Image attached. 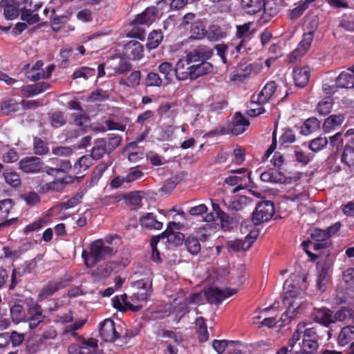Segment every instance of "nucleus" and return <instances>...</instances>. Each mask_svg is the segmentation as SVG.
<instances>
[{
  "label": "nucleus",
  "mask_w": 354,
  "mask_h": 354,
  "mask_svg": "<svg viewBox=\"0 0 354 354\" xmlns=\"http://www.w3.org/2000/svg\"><path fill=\"white\" fill-rule=\"evenodd\" d=\"M306 277L291 276L283 284V304L286 310L282 315L283 322L292 319L304 304Z\"/></svg>",
  "instance_id": "nucleus-1"
},
{
  "label": "nucleus",
  "mask_w": 354,
  "mask_h": 354,
  "mask_svg": "<svg viewBox=\"0 0 354 354\" xmlns=\"http://www.w3.org/2000/svg\"><path fill=\"white\" fill-rule=\"evenodd\" d=\"M133 286L138 291L130 297H128L127 295L115 297L113 299L114 308L120 310H131L133 311H138L141 308L142 304L146 302L151 295L152 279L149 277L138 280L133 283Z\"/></svg>",
  "instance_id": "nucleus-2"
},
{
  "label": "nucleus",
  "mask_w": 354,
  "mask_h": 354,
  "mask_svg": "<svg viewBox=\"0 0 354 354\" xmlns=\"http://www.w3.org/2000/svg\"><path fill=\"white\" fill-rule=\"evenodd\" d=\"M302 341L299 343L300 349L296 354H316L318 349L319 335L317 328L310 322H301L297 324Z\"/></svg>",
  "instance_id": "nucleus-3"
},
{
  "label": "nucleus",
  "mask_w": 354,
  "mask_h": 354,
  "mask_svg": "<svg viewBox=\"0 0 354 354\" xmlns=\"http://www.w3.org/2000/svg\"><path fill=\"white\" fill-rule=\"evenodd\" d=\"M341 224L337 222L326 230L316 228L310 234V241H304L301 245L306 252L310 256L311 253L307 250L308 245H313L315 250L327 248L330 245L329 238L340 229Z\"/></svg>",
  "instance_id": "nucleus-4"
},
{
  "label": "nucleus",
  "mask_w": 354,
  "mask_h": 354,
  "mask_svg": "<svg viewBox=\"0 0 354 354\" xmlns=\"http://www.w3.org/2000/svg\"><path fill=\"white\" fill-rule=\"evenodd\" d=\"M180 223L175 222H169L167 225V230L163 232L161 234L153 236L151 240V259L156 263L161 261L160 253L157 249V244L159 243L160 239H167L169 243H174L178 245L182 243L183 240V234L179 232L174 233V229L179 230L180 228Z\"/></svg>",
  "instance_id": "nucleus-5"
},
{
  "label": "nucleus",
  "mask_w": 354,
  "mask_h": 354,
  "mask_svg": "<svg viewBox=\"0 0 354 354\" xmlns=\"http://www.w3.org/2000/svg\"><path fill=\"white\" fill-rule=\"evenodd\" d=\"M113 250L104 245L102 239L93 241L90 246V252L83 250L82 257L87 268L93 267L97 262L112 255Z\"/></svg>",
  "instance_id": "nucleus-6"
},
{
  "label": "nucleus",
  "mask_w": 354,
  "mask_h": 354,
  "mask_svg": "<svg viewBox=\"0 0 354 354\" xmlns=\"http://www.w3.org/2000/svg\"><path fill=\"white\" fill-rule=\"evenodd\" d=\"M121 142V137L113 136L109 138L97 139L91 151V156L95 159L101 158L105 153L113 151Z\"/></svg>",
  "instance_id": "nucleus-7"
},
{
  "label": "nucleus",
  "mask_w": 354,
  "mask_h": 354,
  "mask_svg": "<svg viewBox=\"0 0 354 354\" xmlns=\"http://www.w3.org/2000/svg\"><path fill=\"white\" fill-rule=\"evenodd\" d=\"M314 30H308L304 32L302 39L297 47L288 57L289 63L295 62L309 50L314 39Z\"/></svg>",
  "instance_id": "nucleus-8"
},
{
  "label": "nucleus",
  "mask_w": 354,
  "mask_h": 354,
  "mask_svg": "<svg viewBox=\"0 0 354 354\" xmlns=\"http://www.w3.org/2000/svg\"><path fill=\"white\" fill-rule=\"evenodd\" d=\"M274 212V205L269 201L258 203L252 214V221L255 225L267 222L272 217Z\"/></svg>",
  "instance_id": "nucleus-9"
},
{
  "label": "nucleus",
  "mask_w": 354,
  "mask_h": 354,
  "mask_svg": "<svg viewBox=\"0 0 354 354\" xmlns=\"http://www.w3.org/2000/svg\"><path fill=\"white\" fill-rule=\"evenodd\" d=\"M236 292L237 290L234 288L219 289L211 287L205 290V295L209 303L218 304Z\"/></svg>",
  "instance_id": "nucleus-10"
},
{
  "label": "nucleus",
  "mask_w": 354,
  "mask_h": 354,
  "mask_svg": "<svg viewBox=\"0 0 354 354\" xmlns=\"http://www.w3.org/2000/svg\"><path fill=\"white\" fill-rule=\"evenodd\" d=\"M259 234V230L253 229L250 230V233L245 236V239L244 241H242L240 239H234L228 241L227 245L234 252L247 250L252 246V245L256 241Z\"/></svg>",
  "instance_id": "nucleus-11"
},
{
  "label": "nucleus",
  "mask_w": 354,
  "mask_h": 354,
  "mask_svg": "<svg viewBox=\"0 0 354 354\" xmlns=\"http://www.w3.org/2000/svg\"><path fill=\"white\" fill-rule=\"evenodd\" d=\"M97 348V340L94 338L83 339L81 345H71L68 348L70 354H93Z\"/></svg>",
  "instance_id": "nucleus-12"
},
{
  "label": "nucleus",
  "mask_w": 354,
  "mask_h": 354,
  "mask_svg": "<svg viewBox=\"0 0 354 354\" xmlns=\"http://www.w3.org/2000/svg\"><path fill=\"white\" fill-rule=\"evenodd\" d=\"M225 182L230 185H239L246 186L251 183L250 172L245 168H241L233 172V174L227 177Z\"/></svg>",
  "instance_id": "nucleus-13"
},
{
  "label": "nucleus",
  "mask_w": 354,
  "mask_h": 354,
  "mask_svg": "<svg viewBox=\"0 0 354 354\" xmlns=\"http://www.w3.org/2000/svg\"><path fill=\"white\" fill-rule=\"evenodd\" d=\"M174 73L178 80L192 78V64L185 57L180 59L174 68Z\"/></svg>",
  "instance_id": "nucleus-14"
},
{
  "label": "nucleus",
  "mask_w": 354,
  "mask_h": 354,
  "mask_svg": "<svg viewBox=\"0 0 354 354\" xmlns=\"http://www.w3.org/2000/svg\"><path fill=\"white\" fill-rule=\"evenodd\" d=\"M100 334L102 338L108 342H113L119 337L114 322L111 319H106L100 324Z\"/></svg>",
  "instance_id": "nucleus-15"
},
{
  "label": "nucleus",
  "mask_w": 354,
  "mask_h": 354,
  "mask_svg": "<svg viewBox=\"0 0 354 354\" xmlns=\"http://www.w3.org/2000/svg\"><path fill=\"white\" fill-rule=\"evenodd\" d=\"M139 223L142 228L146 230H160L163 226L162 222L152 212L142 214L139 218Z\"/></svg>",
  "instance_id": "nucleus-16"
},
{
  "label": "nucleus",
  "mask_w": 354,
  "mask_h": 354,
  "mask_svg": "<svg viewBox=\"0 0 354 354\" xmlns=\"http://www.w3.org/2000/svg\"><path fill=\"white\" fill-rule=\"evenodd\" d=\"M19 167L25 173H37L41 171L42 163L39 158L27 157L19 161Z\"/></svg>",
  "instance_id": "nucleus-17"
},
{
  "label": "nucleus",
  "mask_w": 354,
  "mask_h": 354,
  "mask_svg": "<svg viewBox=\"0 0 354 354\" xmlns=\"http://www.w3.org/2000/svg\"><path fill=\"white\" fill-rule=\"evenodd\" d=\"M212 55V50L204 46H200L190 52L185 57L192 64H196V62H205Z\"/></svg>",
  "instance_id": "nucleus-18"
},
{
  "label": "nucleus",
  "mask_w": 354,
  "mask_h": 354,
  "mask_svg": "<svg viewBox=\"0 0 354 354\" xmlns=\"http://www.w3.org/2000/svg\"><path fill=\"white\" fill-rule=\"evenodd\" d=\"M131 68V64L124 60L121 59L118 60H113L107 64V76L111 77L115 74H124L129 71Z\"/></svg>",
  "instance_id": "nucleus-19"
},
{
  "label": "nucleus",
  "mask_w": 354,
  "mask_h": 354,
  "mask_svg": "<svg viewBox=\"0 0 354 354\" xmlns=\"http://www.w3.org/2000/svg\"><path fill=\"white\" fill-rule=\"evenodd\" d=\"M337 341L339 346L354 347V326L343 327L338 334Z\"/></svg>",
  "instance_id": "nucleus-20"
},
{
  "label": "nucleus",
  "mask_w": 354,
  "mask_h": 354,
  "mask_svg": "<svg viewBox=\"0 0 354 354\" xmlns=\"http://www.w3.org/2000/svg\"><path fill=\"white\" fill-rule=\"evenodd\" d=\"M313 319L322 326H328L330 324H333V313L326 308L314 309Z\"/></svg>",
  "instance_id": "nucleus-21"
},
{
  "label": "nucleus",
  "mask_w": 354,
  "mask_h": 354,
  "mask_svg": "<svg viewBox=\"0 0 354 354\" xmlns=\"http://www.w3.org/2000/svg\"><path fill=\"white\" fill-rule=\"evenodd\" d=\"M142 45L137 41H131L124 46L125 55L133 60H139L143 57Z\"/></svg>",
  "instance_id": "nucleus-22"
},
{
  "label": "nucleus",
  "mask_w": 354,
  "mask_h": 354,
  "mask_svg": "<svg viewBox=\"0 0 354 354\" xmlns=\"http://www.w3.org/2000/svg\"><path fill=\"white\" fill-rule=\"evenodd\" d=\"M0 9L3 10V16L7 21L14 20L19 15V10L14 0H1Z\"/></svg>",
  "instance_id": "nucleus-23"
},
{
  "label": "nucleus",
  "mask_w": 354,
  "mask_h": 354,
  "mask_svg": "<svg viewBox=\"0 0 354 354\" xmlns=\"http://www.w3.org/2000/svg\"><path fill=\"white\" fill-rule=\"evenodd\" d=\"M249 124V121L241 113H236L232 122L230 130L233 134L240 135L245 131Z\"/></svg>",
  "instance_id": "nucleus-24"
},
{
  "label": "nucleus",
  "mask_w": 354,
  "mask_h": 354,
  "mask_svg": "<svg viewBox=\"0 0 354 354\" xmlns=\"http://www.w3.org/2000/svg\"><path fill=\"white\" fill-rule=\"evenodd\" d=\"M236 343L233 341L226 340H214L212 343L214 349L217 352L218 354H239V352L234 351Z\"/></svg>",
  "instance_id": "nucleus-25"
},
{
  "label": "nucleus",
  "mask_w": 354,
  "mask_h": 354,
  "mask_svg": "<svg viewBox=\"0 0 354 354\" xmlns=\"http://www.w3.org/2000/svg\"><path fill=\"white\" fill-rule=\"evenodd\" d=\"M344 115L342 114L331 115L325 119L323 124V131L329 133L331 131L340 127L344 121Z\"/></svg>",
  "instance_id": "nucleus-26"
},
{
  "label": "nucleus",
  "mask_w": 354,
  "mask_h": 354,
  "mask_svg": "<svg viewBox=\"0 0 354 354\" xmlns=\"http://www.w3.org/2000/svg\"><path fill=\"white\" fill-rule=\"evenodd\" d=\"M266 0H241L242 8L250 15H254L262 11L265 7Z\"/></svg>",
  "instance_id": "nucleus-27"
},
{
  "label": "nucleus",
  "mask_w": 354,
  "mask_h": 354,
  "mask_svg": "<svg viewBox=\"0 0 354 354\" xmlns=\"http://www.w3.org/2000/svg\"><path fill=\"white\" fill-rule=\"evenodd\" d=\"M162 337L169 339V340L167 342L168 344V353L169 354H177V348L176 346L172 345V344L175 343L176 345L179 344L183 340L181 335L179 334L178 333H175L171 330H163Z\"/></svg>",
  "instance_id": "nucleus-28"
},
{
  "label": "nucleus",
  "mask_w": 354,
  "mask_h": 354,
  "mask_svg": "<svg viewBox=\"0 0 354 354\" xmlns=\"http://www.w3.org/2000/svg\"><path fill=\"white\" fill-rule=\"evenodd\" d=\"M159 13L156 8L154 7L147 8L142 13L138 15L136 21L138 24H151L158 17Z\"/></svg>",
  "instance_id": "nucleus-29"
},
{
  "label": "nucleus",
  "mask_w": 354,
  "mask_h": 354,
  "mask_svg": "<svg viewBox=\"0 0 354 354\" xmlns=\"http://www.w3.org/2000/svg\"><path fill=\"white\" fill-rule=\"evenodd\" d=\"M336 84L339 88H354V73L351 71L342 72L336 78Z\"/></svg>",
  "instance_id": "nucleus-30"
},
{
  "label": "nucleus",
  "mask_w": 354,
  "mask_h": 354,
  "mask_svg": "<svg viewBox=\"0 0 354 354\" xmlns=\"http://www.w3.org/2000/svg\"><path fill=\"white\" fill-rule=\"evenodd\" d=\"M29 327L34 329L43 321L42 310L39 306L34 304L29 308Z\"/></svg>",
  "instance_id": "nucleus-31"
},
{
  "label": "nucleus",
  "mask_w": 354,
  "mask_h": 354,
  "mask_svg": "<svg viewBox=\"0 0 354 354\" xmlns=\"http://www.w3.org/2000/svg\"><path fill=\"white\" fill-rule=\"evenodd\" d=\"M310 71L308 68H300L293 71V79L297 86L304 87L309 80Z\"/></svg>",
  "instance_id": "nucleus-32"
},
{
  "label": "nucleus",
  "mask_w": 354,
  "mask_h": 354,
  "mask_svg": "<svg viewBox=\"0 0 354 354\" xmlns=\"http://www.w3.org/2000/svg\"><path fill=\"white\" fill-rule=\"evenodd\" d=\"M67 183L68 182L66 181L64 178L55 179L53 182L46 183L45 185L41 186L39 192L41 194H46L50 191L55 192H62L64 189Z\"/></svg>",
  "instance_id": "nucleus-33"
},
{
  "label": "nucleus",
  "mask_w": 354,
  "mask_h": 354,
  "mask_svg": "<svg viewBox=\"0 0 354 354\" xmlns=\"http://www.w3.org/2000/svg\"><path fill=\"white\" fill-rule=\"evenodd\" d=\"M277 88L275 82H270L263 88L260 93L255 95L260 103H266L274 93Z\"/></svg>",
  "instance_id": "nucleus-34"
},
{
  "label": "nucleus",
  "mask_w": 354,
  "mask_h": 354,
  "mask_svg": "<svg viewBox=\"0 0 354 354\" xmlns=\"http://www.w3.org/2000/svg\"><path fill=\"white\" fill-rule=\"evenodd\" d=\"M212 66L207 62H203L196 64H192V73L191 80H196L200 76L210 73Z\"/></svg>",
  "instance_id": "nucleus-35"
},
{
  "label": "nucleus",
  "mask_w": 354,
  "mask_h": 354,
  "mask_svg": "<svg viewBox=\"0 0 354 354\" xmlns=\"http://www.w3.org/2000/svg\"><path fill=\"white\" fill-rule=\"evenodd\" d=\"M20 109V104L13 99L6 100L0 104V115H8L17 112Z\"/></svg>",
  "instance_id": "nucleus-36"
},
{
  "label": "nucleus",
  "mask_w": 354,
  "mask_h": 354,
  "mask_svg": "<svg viewBox=\"0 0 354 354\" xmlns=\"http://www.w3.org/2000/svg\"><path fill=\"white\" fill-rule=\"evenodd\" d=\"M332 265V263H330L327 267H323L321 270H319V274L316 280V286L317 288L321 291L324 292L326 289V286L329 281V277L328 276V270L329 267Z\"/></svg>",
  "instance_id": "nucleus-37"
},
{
  "label": "nucleus",
  "mask_w": 354,
  "mask_h": 354,
  "mask_svg": "<svg viewBox=\"0 0 354 354\" xmlns=\"http://www.w3.org/2000/svg\"><path fill=\"white\" fill-rule=\"evenodd\" d=\"M268 172L270 174V180L272 183H290L292 180H297L299 178L298 175L292 177L287 178L281 171L276 169H270Z\"/></svg>",
  "instance_id": "nucleus-38"
},
{
  "label": "nucleus",
  "mask_w": 354,
  "mask_h": 354,
  "mask_svg": "<svg viewBox=\"0 0 354 354\" xmlns=\"http://www.w3.org/2000/svg\"><path fill=\"white\" fill-rule=\"evenodd\" d=\"M119 264L117 262L110 261L105 264L99 266L96 271L94 272L95 274L98 276L100 278L104 279L108 277L110 274L115 270L116 267Z\"/></svg>",
  "instance_id": "nucleus-39"
},
{
  "label": "nucleus",
  "mask_w": 354,
  "mask_h": 354,
  "mask_svg": "<svg viewBox=\"0 0 354 354\" xmlns=\"http://www.w3.org/2000/svg\"><path fill=\"white\" fill-rule=\"evenodd\" d=\"M319 126L320 122L317 118H308L302 125L301 133L304 136H308L319 129Z\"/></svg>",
  "instance_id": "nucleus-40"
},
{
  "label": "nucleus",
  "mask_w": 354,
  "mask_h": 354,
  "mask_svg": "<svg viewBox=\"0 0 354 354\" xmlns=\"http://www.w3.org/2000/svg\"><path fill=\"white\" fill-rule=\"evenodd\" d=\"M190 37L193 39H202L206 37L207 30L202 22L197 21L192 24L190 30Z\"/></svg>",
  "instance_id": "nucleus-41"
},
{
  "label": "nucleus",
  "mask_w": 354,
  "mask_h": 354,
  "mask_svg": "<svg viewBox=\"0 0 354 354\" xmlns=\"http://www.w3.org/2000/svg\"><path fill=\"white\" fill-rule=\"evenodd\" d=\"M265 103L259 102V101L257 100V97L253 95L252 97L251 102L247 110L248 115L251 117H256L264 113L265 110L262 106Z\"/></svg>",
  "instance_id": "nucleus-42"
},
{
  "label": "nucleus",
  "mask_w": 354,
  "mask_h": 354,
  "mask_svg": "<svg viewBox=\"0 0 354 354\" xmlns=\"http://www.w3.org/2000/svg\"><path fill=\"white\" fill-rule=\"evenodd\" d=\"M74 124L79 132H85L91 127V120L85 114L77 115L74 119Z\"/></svg>",
  "instance_id": "nucleus-43"
},
{
  "label": "nucleus",
  "mask_w": 354,
  "mask_h": 354,
  "mask_svg": "<svg viewBox=\"0 0 354 354\" xmlns=\"http://www.w3.org/2000/svg\"><path fill=\"white\" fill-rule=\"evenodd\" d=\"M159 72L163 75L165 84H169L173 78L174 68L171 63L164 62L158 66Z\"/></svg>",
  "instance_id": "nucleus-44"
},
{
  "label": "nucleus",
  "mask_w": 354,
  "mask_h": 354,
  "mask_svg": "<svg viewBox=\"0 0 354 354\" xmlns=\"http://www.w3.org/2000/svg\"><path fill=\"white\" fill-rule=\"evenodd\" d=\"M10 315L12 321L17 324L24 321L26 317V311L20 304H15L10 308Z\"/></svg>",
  "instance_id": "nucleus-45"
},
{
  "label": "nucleus",
  "mask_w": 354,
  "mask_h": 354,
  "mask_svg": "<svg viewBox=\"0 0 354 354\" xmlns=\"http://www.w3.org/2000/svg\"><path fill=\"white\" fill-rule=\"evenodd\" d=\"M64 287L61 281H53L48 283L41 291L39 296L41 298H46L51 296L59 289Z\"/></svg>",
  "instance_id": "nucleus-46"
},
{
  "label": "nucleus",
  "mask_w": 354,
  "mask_h": 354,
  "mask_svg": "<svg viewBox=\"0 0 354 354\" xmlns=\"http://www.w3.org/2000/svg\"><path fill=\"white\" fill-rule=\"evenodd\" d=\"M342 282L346 289L354 292V268H349L343 272Z\"/></svg>",
  "instance_id": "nucleus-47"
},
{
  "label": "nucleus",
  "mask_w": 354,
  "mask_h": 354,
  "mask_svg": "<svg viewBox=\"0 0 354 354\" xmlns=\"http://www.w3.org/2000/svg\"><path fill=\"white\" fill-rule=\"evenodd\" d=\"M163 39L162 33L160 30H153L151 32L147 39V46L149 49L157 48Z\"/></svg>",
  "instance_id": "nucleus-48"
},
{
  "label": "nucleus",
  "mask_w": 354,
  "mask_h": 354,
  "mask_svg": "<svg viewBox=\"0 0 354 354\" xmlns=\"http://www.w3.org/2000/svg\"><path fill=\"white\" fill-rule=\"evenodd\" d=\"M42 66L43 64L41 62H37L32 68L31 71L27 73V77L33 82L37 81L40 79H45L44 71L41 70Z\"/></svg>",
  "instance_id": "nucleus-49"
},
{
  "label": "nucleus",
  "mask_w": 354,
  "mask_h": 354,
  "mask_svg": "<svg viewBox=\"0 0 354 354\" xmlns=\"http://www.w3.org/2000/svg\"><path fill=\"white\" fill-rule=\"evenodd\" d=\"M93 131H98V132H104L107 129H109V130H119L121 131H124L126 129V126L122 124H120V123L113 122L111 120H106L105 122L104 125H102V127H100L99 128L94 127H93Z\"/></svg>",
  "instance_id": "nucleus-50"
},
{
  "label": "nucleus",
  "mask_w": 354,
  "mask_h": 354,
  "mask_svg": "<svg viewBox=\"0 0 354 354\" xmlns=\"http://www.w3.org/2000/svg\"><path fill=\"white\" fill-rule=\"evenodd\" d=\"M333 100L330 97H326L322 100H321L317 106V112L320 115H327L328 114L333 106Z\"/></svg>",
  "instance_id": "nucleus-51"
},
{
  "label": "nucleus",
  "mask_w": 354,
  "mask_h": 354,
  "mask_svg": "<svg viewBox=\"0 0 354 354\" xmlns=\"http://www.w3.org/2000/svg\"><path fill=\"white\" fill-rule=\"evenodd\" d=\"M95 75V68L84 66L75 70L73 73L72 77L74 80L78 78L88 80L89 77H93Z\"/></svg>",
  "instance_id": "nucleus-52"
},
{
  "label": "nucleus",
  "mask_w": 354,
  "mask_h": 354,
  "mask_svg": "<svg viewBox=\"0 0 354 354\" xmlns=\"http://www.w3.org/2000/svg\"><path fill=\"white\" fill-rule=\"evenodd\" d=\"M142 196L140 192H131L128 194L125 198V203L133 208H137L142 204Z\"/></svg>",
  "instance_id": "nucleus-53"
},
{
  "label": "nucleus",
  "mask_w": 354,
  "mask_h": 354,
  "mask_svg": "<svg viewBox=\"0 0 354 354\" xmlns=\"http://www.w3.org/2000/svg\"><path fill=\"white\" fill-rule=\"evenodd\" d=\"M342 162L348 167L354 166V147L346 146L342 156Z\"/></svg>",
  "instance_id": "nucleus-54"
},
{
  "label": "nucleus",
  "mask_w": 354,
  "mask_h": 354,
  "mask_svg": "<svg viewBox=\"0 0 354 354\" xmlns=\"http://www.w3.org/2000/svg\"><path fill=\"white\" fill-rule=\"evenodd\" d=\"M84 193L80 191L77 193L73 198L66 202L62 203L59 206L62 209H68L77 205L82 200Z\"/></svg>",
  "instance_id": "nucleus-55"
},
{
  "label": "nucleus",
  "mask_w": 354,
  "mask_h": 354,
  "mask_svg": "<svg viewBox=\"0 0 354 354\" xmlns=\"http://www.w3.org/2000/svg\"><path fill=\"white\" fill-rule=\"evenodd\" d=\"M328 144V140L325 137H318L310 141L309 149L313 152H318L324 149Z\"/></svg>",
  "instance_id": "nucleus-56"
},
{
  "label": "nucleus",
  "mask_w": 354,
  "mask_h": 354,
  "mask_svg": "<svg viewBox=\"0 0 354 354\" xmlns=\"http://www.w3.org/2000/svg\"><path fill=\"white\" fill-rule=\"evenodd\" d=\"M224 37V33L221 29L214 25L209 26L207 30L206 37L209 41H218Z\"/></svg>",
  "instance_id": "nucleus-57"
},
{
  "label": "nucleus",
  "mask_w": 354,
  "mask_h": 354,
  "mask_svg": "<svg viewBox=\"0 0 354 354\" xmlns=\"http://www.w3.org/2000/svg\"><path fill=\"white\" fill-rule=\"evenodd\" d=\"M3 176L6 183L11 187H17L21 184L19 176L15 171H6L3 174Z\"/></svg>",
  "instance_id": "nucleus-58"
},
{
  "label": "nucleus",
  "mask_w": 354,
  "mask_h": 354,
  "mask_svg": "<svg viewBox=\"0 0 354 354\" xmlns=\"http://www.w3.org/2000/svg\"><path fill=\"white\" fill-rule=\"evenodd\" d=\"M14 202L10 198L0 201V216L2 218H6L10 211L13 208Z\"/></svg>",
  "instance_id": "nucleus-59"
},
{
  "label": "nucleus",
  "mask_w": 354,
  "mask_h": 354,
  "mask_svg": "<svg viewBox=\"0 0 354 354\" xmlns=\"http://www.w3.org/2000/svg\"><path fill=\"white\" fill-rule=\"evenodd\" d=\"M185 245L188 251L192 254H196L201 250V245L195 237L189 236L185 241Z\"/></svg>",
  "instance_id": "nucleus-60"
},
{
  "label": "nucleus",
  "mask_w": 354,
  "mask_h": 354,
  "mask_svg": "<svg viewBox=\"0 0 354 354\" xmlns=\"http://www.w3.org/2000/svg\"><path fill=\"white\" fill-rule=\"evenodd\" d=\"M174 106V104L173 103H163L159 106L158 109V113L161 117L167 115V118H171L172 119H174L177 114V111L176 110H171V115H167L170 109Z\"/></svg>",
  "instance_id": "nucleus-61"
},
{
  "label": "nucleus",
  "mask_w": 354,
  "mask_h": 354,
  "mask_svg": "<svg viewBox=\"0 0 354 354\" xmlns=\"http://www.w3.org/2000/svg\"><path fill=\"white\" fill-rule=\"evenodd\" d=\"M21 19L26 24L33 25L39 21V17L37 14L26 8L21 13Z\"/></svg>",
  "instance_id": "nucleus-62"
},
{
  "label": "nucleus",
  "mask_w": 354,
  "mask_h": 354,
  "mask_svg": "<svg viewBox=\"0 0 354 354\" xmlns=\"http://www.w3.org/2000/svg\"><path fill=\"white\" fill-rule=\"evenodd\" d=\"M92 158L90 156H83L75 164L74 168L79 171H85L92 165Z\"/></svg>",
  "instance_id": "nucleus-63"
},
{
  "label": "nucleus",
  "mask_w": 354,
  "mask_h": 354,
  "mask_svg": "<svg viewBox=\"0 0 354 354\" xmlns=\"http://www.w3.org/2000/svg\"><path fill=\"white\" fill-rule=\"evenodd\" d=\"M295 156L296 160L304 165H307L313 159L312 156H310L304 151H301L298 147L295 148Z\"/></svg>",
  "instance_id": "nucleus-64"
}]
</instances>
